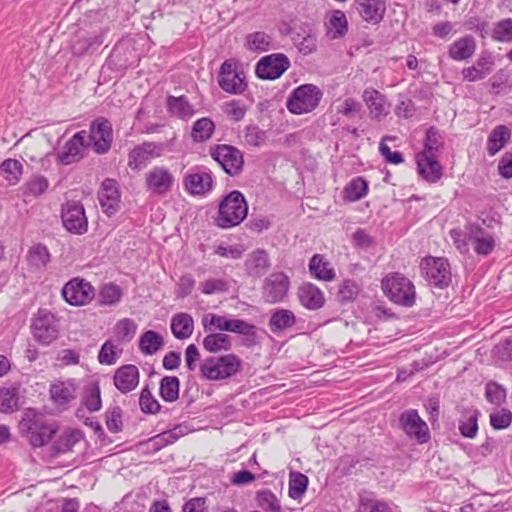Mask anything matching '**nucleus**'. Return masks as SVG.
<instances>
[{"label":"nucleus","instance_id":"obj_39","mask_svg":"<svg viewBox=\"0 0 512 512\" xmlns=\"http://www.w3.org/2000/svg\"><path fill=\"white\" fill-rule=\"evenodd\" d=\"M295 323L296 317L291 310L277 309L270 317L269 327L276 333L292 327Z\"/></svg>","mask_w":512,"mask_h":512},{"label":"nucleus","instance_id":"obj_38","mask_svg":"<svg viewBox=\"0 0 512 512\" xmlns=\"http://www.w3.org/2000/svg\"><path fill=\"white\" fill-rule=\"evenodd\" d=\"M163 345V337L153 330L145 331L139 339V349L144 355L157 353Z\"/></svg>","mask_w":512,"mask_h":512},{"label":"nucleus","instance_id":"obj_16","mask_svg":"<svg viewBox=\"0 0 512 512\" xmlns=\"http://www.w3.org/2000/svg\"><path fill=\"white\" fill-rule=\"evenodd\" d=\"M175 178L164 166H155L145 174V185L148 191L157 195H165L173 188Z\"/></svg>","mask_w":512,"mask_h":512},{"label":"nucleus","instance_id":"obj_32","mask_svg":"<svg viewBox=\"0 0 512 512\" xmlns=\"http://www.w3.org/2000/svg\"><path fill=\"white\" fill-rule=\"evenodd\" d=\"M194 330V320L188 313H177L171 319V331L175 338L184 340L189 338Z\"/></svg>","mask_w":512,"mask_h":512},{"label":"nucleus","instance_id":"obj_2","mask_svg":"<svg viewBox=\"0 0 512 512\" xmlns=\"http://www.w3.org/2000/svg\"><path fill=\"white\" fill-rule=\"evenodd\" d=\"M247 213L248 204L244 195L234 190L220 202L215 223L222 229H229L242 223Z\"/></svg>","mask_w":512,"mask_h":512},{"label":"nucleus","instance_id":"obj_34","mask_svg":"<svg viewBox=\"0 0 512 512\" xmlns=\"http://www.w3.org/2000/svg\"><path fill=\"white\" fill-rule=\"evenodd\" d=\"M327 36L330 39H339L346 35L348 31V21L346 15L341 10H334L328 21L325 23Z\"/></svg>","mask_w":512,"mask_h":512},{"label":"nucleus","instance_id":"obj_12","mask_svg":"<svg viewBox=\"0 0 512 512\" xmlns=\"http://www.w3.org/2000/svg\"><path fill=\"white\" fill-rule=\"evenodd\" d=\"M61 219L64 228L76 235L87 232L88 220L83 205L78 201H67L61 208Z\"/></svg>","mask_w":512,"mask_h":512},{"label":"nucleus","instance_id":"obj_7","mask_svg":"<svg viewBox=\"0 0 512 512\" xmlns=\"http://www.w3.org/2000/svg\"><path fill=\"white\" fill-rule=\"evenodd\" d=\"M220 88L229 94H242L246 88V76L235 59L225 60L220 67L218 75Z\"/></svg>","mask_w":512,"mask_h":512},{"label":"nucleus","instance_id":"obj_1","mask_svg":"<svg viewBox=\"0 0 512 512\" xmlns=\"http://www.w3.org/2000/svg\"><path fill=\"white\" fill-rule=\"evenodd\" d=\"M19 428L29 443L35 447H42L47 444L56 434L58 427L55 423L48 421L44 415L37 413L33 409H28L21 421Z\"/></svg>","mask_w":512,"mask_h":512},{"label":"nucleus","instance_id":"obj_46","mask_svg":"<svg viewBox=\"0 0 512 512\" xmlns=\"http://www.w3.org/2000/svg\"><path fill=\"white\" fill-rule=\"evenodd\" d=\"M82 404L90 412H96L101 409L102 402L98 382H91L85 386Z\"/></svg>","mask_w":512,"mask_h":512},{"label":"nucleus","instance_id":"obj_59","mask_svg":"<svg viewBox=\"0 0 512 512\" xmlns=\"http://www.w3.org/2000/svg\"><path fill=\"white\" fill-rule=\"evenodd\" d=\"M229 287V281L224 278H210L200 283V290L205 295L224 293Z\"/></svg>","mask_w":512,"mask_h":512},{"label":"nucleus","instance_id":"obj_24","mask_svg":"<svg viewBox=\"0 0 512 512\" xmlns=\"http://www.w3.org/2000/svg\"><path fill=\"white\" fill-rule=\"evenodd\" d=\"M297 295L301 305L309 310H318L325 304L323 292L312 283H303Z\"/></svg>","mask_w":512,"mask_h":512},{"label":"nucleus","instance_id":"obj_17","mask_svg":"<svg viewBox=\"0 0 512 512\" xmlns=\"http://www.w3.org/2000/svg\"><path fill=\"white\" fill-rule=\"evenodd\" d=\"M85 130L75 133L57 153V161L62 165H70L78 162L84 156V150L87 146Z\"/></svg>","mask_w":512,"mask_h":512},{"label":"nucleus","instance_id":"obj_48","mask_svg":"<svg viewBox=\"0 0 512 512\" xmlns=\"http://www.w3.org/2000/svg\"><path fill=\"white\" fill-rule=\"evenodd\" d=\"M228 332H234L247 337V341L249 344L256 343V331L257 328L255 325L250 324L244 320L240 319H229L228 327L226 329Z\"/></svg>","mask_w":512,"mask_h":512},{"label":"nucleus","instance_id":"obj_10","mask_svg":"<svg viewBox=\"0 0 512 512\" xmlns=\"http://www.w3.org/2000/svg\"><path fill=\"white\" fill-rule=\"evenodd\" d=\"M210 156L231 175H238L243 169V155L239 149L227 144H217L210 148Z\"/></svg>","mask_w":512,"mask_h":512},{"label":"nucleus","instance_id":"obj_18","mask_svg":"<svg viewBox=\"0 0 512 512\" xmlns=\"http://www.w3.org/2000/svg\"><path fill=\"white\" fill-rule=\"evenodd\" d=\"M161 155V146L154 142H143L135 146L128 154V167L139 171L145 168L155 157Z\"/></svg>","mask_w":512,"mask_h":512},{"label":"nucleus","instance_id":"obj_9","mask_svg":"<svg viewBox=\"0 0 512 512\" xmlns=\"http://www.w3.org/2000/svg\"><path fill=\"white\" fill-rule=\"evenodd\" d=\"M34 339L43 345H49L58 338V320L51 312L40 309L31 325Z\"/></svg>","mask_w":512,"mask_h":512},{"label":"nucleus","instance_id":"obj_6","mask_svg":"<svg viewBox=\"0 0 512 512\" xmlns=\"http://www.w3.org/2000/svg\"><path fill=\"white\" fill-rule=\"evenodd\" d=\"M420 269L427 282L434 287L443 289L451 283L450 264L444 257L427 256L421 260Z\"/></svg>","mask_w":512,"mask_h":512},{"label":"nucleus","instance_id":"obj_44","mask_svg":"<svg viewBox=\"0 0 512 512\" xmlns=\"http://www.w3.org/2000/svg\"><path fill=\"white\" fill-rule=\"evenodd\" d=\"M180 381L176 376H164L160 381L159 394L166 402L179 398Z\"/></svg>","mask_w":512,"mask_h":512},{"label":"nucleus","instance_id":"obj_50","mask_svg":"<svg viewBox=\"0 0 512 512\" xmlns=\"http://www.w3.org/2000/svg\"><path fill=\"white\" fill-rule=\"evenodd\" d=\"M137 331V324L129 318L119 320L114 327V334L117 341L121 343L130 342Z\"/></svg>","mask_w":512,"mask_h":512},{"label":"nucleus","instance_id":"obj_64","mask_svg":"<svg viewBox=\"0 0 512 512\" xmlns=\"http://www.w3.org/2000/svg\"><path fill=\"white\" fill-rule=\"evenodd\" d=\"M49 187V182L46 177L41 175H35L33 176L27 183H26V189L27 193L38 197L45 193Z\"/></svg>","mask_w":512,"mask_h":512},{"label":"nucleus","instance_id":"obj_29","mask_svg":"<svg viewBox=\"0 0 512 512\" xmlns=\"http://www.w3.org/2000/svg\"><path fill=\"white\" fill-rule=\"evenodd\" d=\"M270 260L267 252L257 249L249 254L245 261V270L249 276L261 277L270 268Z\"/></svg>","mask_w":512,"mask_h":512},{"label":"nucleus","instance_id":"obj_37","mask_svg":"<svg viewBox=\"0 0 512 512\" xmlns=\"http://www.w3.org/2000/svg\"><path fill=\"white\" fill-rule=\"evenodd\" d=\"M203 348L210 353L228 351L232 347L231 338L224 333H209L202 342Z\"/></svg>","mask_w":512,"mask_h":512},{"label":"nucleus","instance_id":"obj_40","mask_svg":"<svg viewBox=\"0 0 512 512\" xmlns=\"http://www.w3.org/2000/svg\"><path fill=\"white\" fill-rule=\"evenodd\" d=\"M478 416L477 409H465L462 413V418L459 422L460 433L467 438H474L478 431Z\"/></svg>","mask_w":512,"mask_h":512},{"label":"nucleus","instance_id":"obj_25","mask_svg":"<svg viewBox=\"0 0 512 512\" xmlns=\"http://www.w3.org/2000/svg\"><path fill=\"white\" fill-rule=\"evenodd\" d=\"M188 433V427L186 425H176L172 429L159 433L146 442V445L154 452L161 450L167 445L173 444L179 438Z\"/></svg>","mask_w":512,"mask_h":512},{"label":"nucleus","instance_id":"obj_20","mask_svg":"<svg viewBox=\"0 0 512 512\" xmlns=\"http://www.w3.org/2000/svg\"><path fill=\"white\" fill-rule=\"evenodd\" d=\"M468 239L477 255L487 256L495 248L494 237L479 224H471L468 228Z\"/></svg>","mask_w":512,"mask_h":512},{"label":"nucleus","instance_id":"obj_54","mask_svg":"<svg viewBox=\"0 0 512 512\" xmlns=\"http://www.w3.org/2000/svg\"><path fill=\"white\" fill-rule=\"evenodd\" d=\"M122 349L114 344L112 340H107L101 346L98 353V361L103 365H113L116 363Z\"/></svg>","mask_w":512,"mask_h":512},{"label":"nucleus","instance_id":"obj_45","mask_svg":"<svg viewBox=\"0 0 512 512\" xmlns=\"http://www.w3.org/2000/svg\"><path fill=\"white\" fill-rule=\"evenodd\" d=\"M245 45L248 50L254 52H265L273 47L271 36L262 31L248 34Z\"/></svg>","mask_w":512,"mask_h":512},{"label":"nucleus","instance_id":"obj_41","mask_svg":"<svg viewBox=\"0 0 512 512\" xmlns=\"http://www.w3.org/2000/svg\"><path fill=\"white\" fill-rule=\"evenodd\" d=\"M19 409V389L15 386L0 388V412L12 413Z\"/></svg>","mask_w":512,"mask_h":512},{"label":"nucleus","instance_id":"obj_47","mask_svg":"<svg viewBox=\"0 0 512 512\" xmlns=\"http://www.w3.org/2000/svg\"><path fill=\"white\" fill-rule=\"evenodd\" d=\"M443 147V138L435 127H430L426 132L424 141V149L419 154L426 156L438 157L441 148Z\"/></svg>","mask_w":512,"mask_h":512},{"label":"nucleus","instance_id":"obj_8","mask_svg":"<svg viewBox=\"0 0 512 512\" xmlns=\"http://www.w3.org/2000/svg\"><path fill=\"white\" fill-rule=\"evenodd\" d=\"M113 142V128L105 117H98L90 124L87 146H92L96 154H106Z\"/></svg>","mask_w":512,"mask_h":512},{"label":"nucleus","instance_id":"obj_43","mask_svg":"<svg viewBox=\"0 0 512 512\" xmlns=\"http://www.w3.org/2000/svg\"><path fill=\"white\" fill-rule=\"evenodd\" d=\"M214 130L215 124L210 118H200L192 126L191 138L197 143L207 141L211 138Z\"/></svg>","mask_w":512,"mask_h":512},{"label":"nucleus","instance_id":"obj_13","mask_svg":"<svg viewBox=\"0 0 512 512\" xmlns=\"http://www.w3.org/2000/svg\"><path fill=\"white\" fill-rule=\"evenodd\" d=\"M62 296L67 303L73 306L88 304L95 296V289L90 282L73 278L62 288Z\"/></svg>","mask_w":512,"mask_h":512},{"label":"nucleus","instance_id":"obj_49","mask_svg":"<svg viewBox=\"0 0 512 512\" xmlns=\"http://www.w3.org/2000/svg\"><path fill=\"white\" fill-rule=\"evenodd\" d=\"M23 165L16 159H7L0 165V174L4 176L10 185H15L19 182L22 175Z\"/></svg>","mask_w":512,"mask_h":512},{"label":"nucleus","instance_id":"obj_31","mask_svg":"<svg viewBox=\"0 0 512 512\" xmlns=\"http://www.w3.org/2000/svg\"><path fill=\"white\" fill-rule=\"evenodd\" d=\"M50 394L56 405L65 407L76 398V386L72 381L58 382L51 385Z\"/></svg>","mask_w":512,"mask_h":512},{"label":"nucleus","instance_id":"obj_63","mask_svg":"<svg viewBox=\"0 0 512 512\" xmlns=\"http://www.w3.org/2000/svg\"><path fill=\"white\" fill-rule=\"evenodd\" d=\"M512 422V413L507 409H500L490 414V424L495 430L506 429Z\"/></svg>","mask_w":512,"mask_h":512},{"label":"nucleus","instance_id":"obj_55","mask_svg":"<svg viewBox=\"0 0 512 512\" xmlns=\"http://www.w3.org/2000/svg\"><path fill=\"white\" fill-rule=\"evenodd\" d=\"M122 298L121 288L113 283L105 284L100 290L98 301L100 305L112 306L120 302Z\"/></svg>","mask_w":512,"mask_h":512},{"label":"nucleus","instance_id":"obj_14","mask_svg":"<svg viewBox=\"0 0 512 512\" xmlns=\"http://www.w3.org/2000/svg\"><path fill=\"white\" fill-rule=\"evenodd\" d=\"M290 67V61L285 54L275 53L264 56L256 64V75L264 80L279 78Z\"/></svg>","mask_w":512,"mask_h":512},{"label":"nucleus","instance_id":"obj_26","mask_svg":"<svg viewBox=\"0 0 512 512\" xmlns=\"http://www.w3.org/2000/svg\"><path fill=\"white\" fill-rule=\"evenodd\" d=\"M416 163L419 174L426 181L436 183L442 177V167L438 161V157L417 154Z\"/></svg>","mask_w":512,"mask_h":512},{"label":"nucleus","instance_id":"obj_11","mask_svg":"<svg viewBox=\"0 0 512 512\" xmlns=\"http://www.w3.org/2000/svg\"><path fill=\"white\" fill-rule=\"evenodd\" d=\"M399 426L408 438L419 444H425L430 440L428 425L415 409H408L400 414Z\"/></svg>","mask_w":512,"mask_h":512},{"label":"nucleus","instance_id":"obj_33","mask_svg":"<svg viewBox=\"0 0 512 512\" xmlns=\"http://www.w3.org/2000/svg\"><path fill=\"white\" fill-rule=\"evenodd\" d=\"M511 137L510 129L505 125L496 126L489 134L486 149L490 156L496 155Z\"/></svg>","mask_w":512,"mask_h":512},{"label":"nucleus","instance_id":"obj_22","mask_svg":"<svg viewBox=\"0 0 512 512\" xmlns=\"http://www.w3.org/2000/svg\"><path fill=\"white\" fill-rule=\"evenodd\" d=\"M140 373L137 366L129 364L119 367L114 374V385L123 394L134 390L139 384Z\"/></svg>","mask_w":512,"mask_h":512},{"label":"nucleus","instance_id":"obj_28","mask_svg":"<svg viewBox=\"0 0 512 512\" xmlns=\"http://www.w3.org/2000/svg\"><path fill=\"white\" fill-rule=\"evenodd\" d=\"M363 100L369 108L371 118L379 119L389 113L386 98L378 90L373 88L365 89L363 92Z\"/></svg>","mask_w":512,"mask_h":512},{"label":"nucleus","instance_id":"obj_3","mask_svg":"<svg viewBox=\"0 0 512 512\" xmlns=\"http://www.w3.org/2000/svg\"><path fill=\"white\" fill-rule=\"evenodd\" d=\"M200 374L209 381L232 378L242 369V360L235 354L208 357L200 365Z\"/></svg>","mask_w":512,"mask_h":512},{"label":"nucleus","instance_id":"obj_35","mask_svg":"<svg viewBox=\"0 0 512 512\" xmlns=\"http://www.w3.org/2000/svg\"><path fill=\"white\" fill-rule=\"evenodd\" d=\"M310 273L318 280L331 281L335 277V271L330 263L320 254H315L309 262Z\"/></svg>","mask_w":512,"mask_h":512},{"label":"nucleus","instance_id":"obj_57","mask_svg":"<svg viewBox=\"0 0 512 512\" xmlns=\"http://www.w3.org/2000/svg\"><path fill=\"white\" fill-rule=\"evenodd\" d=\"M367 191V182L362 177L352 179L345 187L346 198L352 202L363 198L367 194Z\"/></svg>","mask_w":512,"mask_h":512},{"label":"nucleus","instance_id":"obj_52","mask_svg":"<svg viewBox=\"0 0 512 512\" xmlns=\"http://www.w3.org/2000/svg\"><path fill=\"white\" fill-rule=\"evenodd\" d=\"M27 259L31 266L41 269L49 262L50 254L45 245L36 244L30 248Z\"/></svg>","mask_w":512,"mask_h":512},{"label":"nucleus","instance_id":"obj_19","mask_svg":"<svg viewBox=\"0 0 512 512\" xmlns=\"http://www.w3.org/2000/svg\"><path fill=\"white\" fill-rule=\"evenodd\" d=\"M101 207L108 216L114 215L120 207V192L117 182L113 179H105L98 192Z\"/></svg>","mask_w":512,"mask_h":512},{"label":"nucleus","instance_id":"obj_56","mask_svg":"<svg viewBox=\"0 0 512 512\" xmlns=\"http://www.w3.org/2000/svg\"><path fill=\"white\" fill-rule=\"evenodd\" d=\"M360 290V286L355 280L345 279L339 285L337 298L342 303L354 301Z\"/></svg>","mask_w":512,"mask_h":512},{"label":"nucleus","instance_id":"obj_15","mask_svg":"<svg viewBox=\"0 0 512 512\" xmlns=\"http://www.w3.org/2000/svg\"><path fill=\"white\" fill-rule=\"evenodd\" d=\"M289 286L290 280L286 274L272 273L264 280L262 297L269 304L282 302L287 296Z\"/></svg>","mask_w":512,"mask_h":512},{"label":"nucleus","instance_id":"obj_27","mask_svg":"<svg viewBox=\"0 0 512 512\" xmlns=\"http://www.w3.org/2000/svg\"><path fill=\"white\" fill-rule=\"evenodd\" d=\"M476 47L475 38L472 35H465L448 47V56L454 61H464L474 55Z\"/></svg>","mask_w":512,"mask_h":512},{"label":"nucleus","instance_id":"obj_62","mask_svg":"<svg viewBox=\"0 0 512 512\" xmlns=\"http://www.w3.org/2000/svg\"><path fill=\"white\" fill-rule=\"evenodd\" d=\"M485 396L490 403L499 406L506 399V391L499 384L495 382H489L486 385Z\"/></svg>","mask_w":512,"mask_h":512},{"label":"nucleus","instance_id":"obj_30","mask_svg":"<svg viewBox=\"0 0 512 512\" xmlns=\"http://www.w3.org/2000/svg\"><path fill=\"white\" fill-rule=\"evenodd\" d=\"M107 30H101L92 35L79 37L72 45V51L75 55L92 53L97 50L104 42Z\"/></svg>","mask_w":512,"mask_h":512},{"label":"nucleus","instance_id":"obj_23","mask_svg":"<svg viewBox=\"0 0 512 512\" xmlns=\"http://www.w3.org/2000/svg\"><path fill=\"white\" fill-rule=\"evenodd\" d=\"M356 3L364 21L374 25L381 22L386 12L385 0H356Z\"/></svg>","mask_w":512,"mask_h":512},{"label":"nucleus","instance_id":"obj_21","mask_svg":"<svg viewBox=\"0 0 512 512\" xmlns=\"http://www.w3.org/2000/svg\"><path fill=\"white\" fill-rule=\"evenodd\" d=\"M183 184L185 190L193 196L205 195L213 188V178L206 171L187 173L184 176Z\"/></svg>","mask_w":512,"mask_h":512},{"label":"nucleus","instance_id":"obj_53","mask_svg":"<svg viewBox=\"0 0 512 512\" xmlns=\"http://www.w3.org/2000/svg\"><path fill=\"white\" fill-rule=\"evenodd\" d=\"M308 486V477L301 472H291L289 475V496L292 499L300 498Z\"/></svg>","mask_w":512,"mask_h":512},{"label":"nucleus","instance_id":"obj_4","mask_svg":"<svg viewBox=\"0 0 512 512\" xmlns=\"http://www.w3.org/2000/svg\"><path fill=\"white\" fill-rule=\"evenodd\" d=\"M385 295L395 304L411 307L415 303L416 292L413 283L399 273H393L382 280Z\"/></svg>","mask_w":512,"mask_h":512},{"label":"nucleus","instance_id":"obj_42","mask_svg":"<svg viewBox=\"0 0 512 512\" xmlns=\"http://www.w3.org/2000/svg\"><path fill=\"white\" fill-rule=\"evenodd\" d=\"M167 107L173 115L182 119H189L194 115V108L185 96H169Z\"/></svg>","mask_w":512,"mask_h":512},{"label":"nucleus","instance_id":"obj_51","mask_svg":"<svg viewBox=\"0 0 512 512\" xmlns=\"http://www.w3.org/2000/svg\"><path fill=\"white\" fill-rule=\"evenodd\" d=\"M256 501L265 512H282L279 499L268 489L257 492Z\"/></svg>","mask_w":512,"mask_h":512},{"label":"nucleus","instance_id":"obj_5","mask_svg":"<svg viewBox=\"0 0 512 512\" xmlns=\"http://www.w3.org/2000/svg\"><path fill=\"white\" fill-rule=\"evenodd\" d=\"M322 96V91L316 85L302 84L291 92L286 107L292 114L309 113L319 105Z\"/></svg>","mask_w":512,"mask_h":512},{"label":"nucleus","instance_id":"obj_36","mask_svg":"<svg viewBox=\"0 0 512 512\" xmlns=\"http://www.w3.org/2000/svg\"><path fill=\"white\" fill-rule=\"evenodd\" d=\"M82 438L79 430H67L62 433L52 445L53 455L65 454L72 451Z\"/></svg>","mask_w":512,"mask_h":512},{"label":"nucleus","instance_id":"obj_60","mask_svg":"<svg viewBox=\"0 0 512 512\" xmlns=\"http://www.w3.org/2000/svg\"><path fill=\"white\" fill-rule=\"evenodd\" d=\"M140 409L146 414H155L159 412L161 406L157 399L152 395L148 387H144L139 397Z\"/></svg>","mask_w":512,"mask_h":512},{"label":"nucleus","instance_id":"obj_61","mask_svg":"<svg viewBox=\"0 0 512 512\" xmlns=\"http://www.w3.org/2000/svg\"><path fill=\"white\" fill-rule=\"evenodd\" d=\"M228 320L229 319L224 316L207 313L203 315L201 322L206 332L213 330L226 331L228 327Z\"/></svg>","mask_w":512,"mask_h":512},{"label":"nucleus","instance_id":"obj_58","mask_svg":"<svg viewBox=\"0 0 512 512\" xmlns=\"http://www.w3.org/2000/svg\"><path fill=\"white\" fill-rule=\"evenodd\" d=\"M492 39L498 42H512V19L506 18L494 24Z\"/></svg>","mask_w":512,"mask_h":512}]
</instances>
